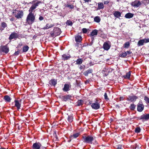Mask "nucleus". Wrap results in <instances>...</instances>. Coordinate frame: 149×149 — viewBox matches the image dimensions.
<instances>
[{"label":"nucleus","instance_id":"f257e3e1","mask_svg":"<svg viewBox=\"0 0 149 149\" xmlns=\"http://www.w3.org/2000/svg\"><path fill=\"white\" fill-rule=\"evenodd\" d=\"M41 3V1L37 0H34L30 2V3L32 4V6L30 8L29 11V13L28 15L26 22L28 24H32L33 23L35 20V16L34 15L33 12H34V10L38 6L39 4Z\"/></svg>","mask_w":149,"mask_h":149},{"label":"nucleus","instance_id":"f03ea898","mask_svg":"<svg viewBox=\"0 0 149 149\" xmlns=\"http://www.w3.org/2000/svg\"><path fill=\"white\" fill-rule=\"evenodd\" d=\"M94 138L95 137H94L91 135L82 136L84 142L89 144H92V143L93 141L94 140Z\"/></svg>","mask_w":149,"mask_h":149},{"label":"nucleus","instance_id":"7ed1b4c3","mask_svg":"<svg viewBox=\"0 0 149 149\" xmlns=\"http://www.w3.org/2000/svg\"><path fill=\"white\" fill-rule=\"evenodd\" d=\"M13 13L14 14L15 16L17 19L22 18L24 15L22 10H18L16 9L13 12Z\"/></svg>","mask_w":149,"mask_h":149},{"label":"nucleus","instance_id":"20e7f679","mask_svg":"<svg viewBox=\"0 0 149 149\" xmlns=\"http://www.w3.org/2000/svg\"><path fill=\"white\" fill-rule=\"evenodd\" d=\"M90 104H91V105L92 108L94 109L97 110L100 108V104L97 99H95V101L94 103L90 102Z\"/></svg>","mask_w":149,"mask_h":149},{"label":"nucleus","instance_id":"39448f33","mask_svg":"<svg viewBox=\"0 0 149 149\" xmlns=\"http://www.w3.org/2000/svg\"><path fill=\"white\" fill-rule=\"evenodd\" d=\"M61 33V29L58 27L55 28L53 30V33H51L52 36L55 37L59 35Z\"/></svg>","mask_w":149,"mask_h":149},{"label":"nucleus","instance_id":"423d86ee","mask_svg":"<svg viewBox=\"0 0 149 149\" xmlns=\"http://www.w3.org/2000/svg\"><path fill=\"white\" fill-rule=\"evenodd\" d=\"M21 100H15L14 101L15 103L14 107H16L18 110L21 109Z\"/></svg>","mask_w":149,"mask_h":149},{"label":"nucleus","instance_id":"0eeeda50","mask_svg":"<svg viewBox=\"0 0 149 149\" xmlns=\"http://www.w3.org/2000/svg\"><path fill=\"white\" fill-rule=\"evenodd\" d=\"M111 46V42L109 41H106L103 44V48L104 50L107 51L110 48Z\"/></svg>","mask_w":149,"mask_h":149},{"label":"nucleus","instance_id":"6e6552de","mask_svg":"<svg viewBox=\"0 0 149 149\" xmlns=\"http://www.w3.org/2000/svg\"><path fill=\"white\" fill-rule=\"evenodd\" d=\"M19 36L18 34L15 32L12 33L10 35L9 39L10 40H11L13 39H16Z\"/></svg>","mask_w":149,"mask_h":149},{"label":"nucleus","instance_id":"1a4fd4ad","mask_svg":"<svg viewBox=\"0 0 149 149\" xmlns=\"http://www.w3.org/2000/svg\"><path fill=\"white\" fill-rule=\"evenodd\" d=\"M42 146L40 142H36L33 144L32 149H40Z\"/></svg>","mask_w":149,"mask_h":149},{"label":"nucleus","instance_id":"9d476101","mask_svg":"<svg viewBox=\"0 0 149 149\" xmlns=\"http://www.w3.org/2000/svg\"><path fill=\"white\" fill-rule=\"evenodd\" d=\"M1 51L6 54L8 53L9 51V49L7 45L2 46L1 48Z\"/></svg>","mask_w":149,"mask_h":149},{"label":"nucleus","instance_id":"9b49d317","mask_svg":"<svg viewBox=\"0 0 149 149\" xmlns=\"http://www.w3.org/2000/svg\"><path fill=\"white\" fill-rule=\"evenodd\" d=\"M139 120H147L149 119V114H143L138 118Z\"/></svg>","mask_w":149,"mask_h":149},{"label":"nucleus","instance_id":"f8f14e48","mask_svg":"<svg viewBox=\"0 0 149 149\" xmlns=\"http://www.w3.org/2000/svg\"><path fill=\"white\" fill-rule=\"evenodd\" d=\"M141 4V3L140 1L137 0L132 2L131 3V5L132 6L136 7H139Z\"/></svg>","mask_w":149,"mask_h":149},{"label":"nucleus","instance_id":"ddd939ff","mask_svg":"<svg viewBox=\"0 0 149 149\" xmlns=\"http://www.w3.org/2000/svg\"><path fill=\"white\" fill-rule=\"evenodd\" d=\"M98 31V30L95 29L92 31L90 35V36L92 39H93V36H95L97 35Z\"/></svg>","mask_w":149,"mask_h":149},{"label":"nucleus","instance_id":"4468645a","mask_svg":"<svg viewBox=\"0 0 149 149\" xmlns=\"http://www.w3.org/2000/svg\"><path fill=\"white\" fill-rule=\"evenodd\" d=\"M144 109V106L143 104L139 103L137 105V109L139 112H141Z\"/></svg>","mask_w":149,"mask_h":149},{"label":"nucleus","instance_id":"2eb2a0df","mask_svg":"<svg viewBox=\"0 0 149 149\" xmlns=\"http://www.w3.org/2000/svg\"><path fill=\"white\" fill-rule=\"evenodd\" d=\"M121 13L118 11H114L113 15L114 17L117 18H119L121 16Z\"/></svg>","mask_w":149,"mask_h":149},{"label":"nucleus","instance_id":"dca6fc26","mask_svg":"<svg viewBox=\"0 0 149 149\" xmlns=\"http://www.w3.org/2000/svg\"><path fill=\"white\" fill-rule=\"evenodd\" d=\"M104 8V4L102 2H99L97 3V10L103 9Z\"/></svg>","mask_w":149,"mask_h":149},{"label":"nucleus","instance_id":"f3484780","mask_svg":"<svg viewBox=\"0 0 149 149\" xmlns=\"http://www.w3.org/2000/svg\"><path fill=\"white\" fill-rule=\"evenodd\" d=\"M75 40L77 42H80L82 40V37L81 36L78 35L75 37Z\"/></svg>","mask_w":149,"mask_h":149},{"label":"nucleus","instance_id":"a211bd4d","mask_svg":"<svg viewBox=\"0 0 149 149\" xmlns=\"http://www.w3.org/2000/svg\"><path fill=\"white\" fill-rule=\"evenodd\" d=\"M134 15V14L131 13H128L125 15V17L126 18L130 19L132 18Z\"/></svg>","mask_w":149,"mask_h":149},{"label":"nucleus","instance_id":"6ab92c4d","mask_svg":"<svg viewBox=\"0 0 149 149\" xmlns=\"http://www.w3.org/2000/svg\"><path fill=\"white\" fill-rule=\"evenodd\" d=\"M137 98V97L136 96H131L129 97L128 100L131 102H132L135 101Z\"/></svg>","mask_w":149,"mask_h":149},{"label":"nucleus","instance_id":"aec40b11","mask_svg":"<svg viewBox=\"0 0 149 149\" xmlns=\"http://www.w3.org/2000/svg\"><path fill=\"white\" fill-rule=\"evenodd\" d=\"M54 25V24H47L46 26L43 28V29L44 30L53 27Z\"/></svg>","mask_w":149,"mask_h":149},{"label":"nucleus","instance_id":"412c9836","mask_svg":"<svg viewBox=\"0 0 149 149\" xmlns=\"http://www.w3.org/2000/svg\"><path fill=\"white\" fill-rule=\"evenodd\" d=\"M69 85L68 84H65L64 85V87L63 89L64 91L67 92L69 90Z\"/></svg>","mask_w":149,"mask_h":149},{"label":"nucleus","instance_id":"4be33fe9","mask_svg":"<svg viewBox=\"0 0 149 149\" xmlns=\"http://www.w3.org/2000/svg\"><path fill=\"white\" fill-rule=\"evenodd\" d=\"M79 135V133H76L73 134L72 135H71L70 136V139H73L76 138Z\"/></svg>","mask_w":149,"mask_h":149},{"label":"nucleus","instance_id":"5701e85b","mask_svg":"<svg viewBox=\"0 0 149 149\" xmlns=\"http://www.w3.org/2000/svg\"><path fill=\"white\" fill-rule=\"evenodd\" d=\"M4 99L6 102H10L11 100V98L8 95H6L4 96Z\"/></svg>","mask_w":149,"mask_h":149},{"label":"nucleus","instance_id":"b1692460","mask_svg":"<svg viewBox=\"0 0 149 149\" xmlns=\"http://www.w3.org/2000/svg\"><path fill=\"white\" fill-rule=\"evenodd\" d=\"M93 72V70L92 69H89L86 71H85L84 73V74L85 76H87L88 74L89 73H92Z\"/></svg>","mask_w":149,"mask_h":149},{"label":"nucleus","instance_id":"393cba45","mask_svg":"<svg viewBox=\"0 0 149 149\" xmlns=\"http://www.w3.org/2000/svg\"><path fill=\"white\" fill-rule=\"evenodd\" d=\"M83 61V60L81 58H79L76 61V64L80 65L82 63Z\"/></svg>","mask_w":149,"mask_h":149},{"label":"nucleus","instance_id":"a878e982","mask_svg":"<svg viewBox=\"0 0 149 149\" xmlns=\"http://www.w3.org/2000/svg\"><path fill=\"white\" fill-rule=\"evenodd\" d=\"M70 57V55H67L66 54H64L62 55V58L63 60H67L69 59Z\"/></svg>","mask_w":149,"mask_h":149},{"label":"nucleus","instance_id":"bb28decb","mask_svg":"<svg viewBox=\"0 0 149 149\" xmlns=\"http://www.w3.org/2000/svg\"><path fill=\"white\" fill-rule=\"evenodd\" d=\"M94 20L96 22L99 23L100 22L101 19L99 16H96L94 18Z\"/></svg>","mask_w":149,"mask_h":149},{"label":"nucleus","instance_id":"cd10ccee","mask_svg":"<svg viewBox=\"0 0 149 149\" xmlns=\"http://www.w3.org/2000/svg\"><path fill=\"white\" fill-rule=\"evenodd\" d=\"M29 49V47L27 45L24 46L22 49L23 52H27Z\"/></svg>","mask_w":149,"mask_h":149},{"label":"nucleus","instance_id":"c85d7f7f","mask_svg":"<svg viewBox=\"0 0 149 149\" xmlns=\"http://www.w3.org/2000/svg\"><path fill=\"white\" fill-rule=\"evenodd\" d=\"M144 40H140L138 42L137 45L138 46H141L143 45L144 43Z\"/></svg>","mask_w":149,"mask_h":149},{"label":"nucleus","instance_id":"c756f323","mask_svg":"<svg viewBox=\"0 0 149 149\" xmlns=\"http://www.w3.org/2000/svg\"><path fill=\"white\" fill-rule=\"evenodd\" d=\"M71 97V96L70 95H66L64 96L63 97V100L64 101H66L68 99H70Z\"/></svg>","mask_w":149,"mask_h":149},{"label":"nucleus","instance_id":"7c9ffc66","mask_svg":"<svg viewBox=\"0 0 149 149\" xmlns=\"http://www.w3.org/2000/svg\"><path fill=\"white\" fill-rule=\"evenodd\" d=\"M49 83L53 86H55L56 84V81L54 79H52L50 81Z\"/></svg>","mask_w":149,"mask_h":149},{"label":"nucleus","instance_id":"2f4dec72","mask_svg":"<svg viewBox=\"0 0 149 149\" xmlns=\"http://www.w3.org/2000/svg\"><path fill=\"white\" fill-rule=\"evenodd\" d=\"M129 71L124 76V77L125 79H129L130 77L131 73Z\"/></svg>","mask_w":149,"mask_h":149},{"label":"nucleus","instance_id":"473e14b6","mask_svg":"<svg viewBox=\"0 0 149 149\" xmlns=\"http://www.w3.org/2000/svg\"><path fill=\"white\" fill-rule=\"evenodd\" d=\"M73 116L72 115L68 116V122L71 123L73 121Z\"/></svg>","mask_w":149,"mask_h":149},{"label":"nucleus","instance_id":"72a5a7b5","mask_svg":"<svg viewBox=\"0 0 149 149\" xmlns=\"http://www.w3.org/2000/svg\"><path fill=\"white\" fill-rule=\"evenodd\" d=\"M65 7H66L69 8L71 9H72L74 8V6L72 4H70L69 3H68L66 5Z\"/></svg>","mask_w":149,"mask_h":149},{"label":"nucleus","instance_id":"f704fd0d","mask_svg":"<svg viewBox=\"0 0 149 149\" xmlns=\"http://www.w3.org/2000/svg\"><path fill=\"white\" fill-rule=\"evenodd\" d=\"M83 103V101L81 100H79L77 102V105L81 106L82 105Z\"/></svg>","mask_w":149,"mask_h":149},{"label":"nucleus","instance_id":"c9c22d12","mask_svg":"<svg viewBox=\"0 0 149 149\" xmlns=\"http://www.w3.org/2000/svg\"><path fill=\"white\" fill-rule=\"evenodd\" d=\"M66 24L67 25L69 26H72L73 23L72 21L70 20H68L66 22Z\"/></svg>","mask_w":149,"mask_h":149},{"label":"nucleus","instance_id":"e433bc0d","mask_svg":"<svg viewBox=\"0 0 149 149\" xmlns=\"http://www.w3.org/2000/svg\"><path fill=\"white\" fill-rule=\"evenodd\" d=\"M1 26L2 27L5 28L7 26V24L6 23L3 22L1 24Z\"/></svg>","mask_w":149,"mask_h":149},{"label":"nucleus","instance_id":"4c0bfd02","mask_svg":"<svg viewBox=\"0 0 149 149\" xmlns=\"http://www.w3.org/2000/svg\"><path fill=\"white\" fill-rule=\"evenodd\" d=\"M136 106L134 104H131L130 107V109L132 110H134L135 109Z\"/></svg>","mask_w":149,"mask_h":149},{"label":"nucleus","instance_id":"58836bf2","mask_svg":"<svg viewBox=\"0 0 149 149\" xmlns=\"http://www.w3.org/2000/svg\"><path fill=\"white\" fill-rule=\"evenodd\" d=\"M141 131V129L139 127H136L135 130V132L137 133H138L140 132Z\"/></svg>","mask_w":149,"mask_h":149},{"label":"nucleus","instance_id":"ea45409f","mask_svg":"<svg viewBox=\"0 0 149 149\" xmlns=\"http://www.w3.org/2000/svg\"><path fill=\"white\" fill-rule=\"evenodd\" d=\"M124 47L125 48H128L130 46V43L128 42H125L124 44Z\"/></svg>","mask_w":149,"mask_h":149},{"label":"nucleus","instance_id":"a19ab883","mask_svg":"<svg viewBox=\"0 0 149 149\" xmlns=\"http://www.w3.org/2000/svg\"><path fill=\"white\" fill-rule=\"evenodd\" d=\"M120 57L123 58H125L127 56V55L126 52H124L122 54H120Z\"/></svg>","mask_w":149,"mask_h":149},{"label":"nucleus","instance_id":"79ce46f5","mask_svg":"<svg viewBox=\"0 0 149 149\" xmlns=\"http://www.w3.org/2000/svg\"><path fill=\"white\" fill-rule=\"evenodd\" d=\"M144 100L146 102L149 103V98L146 96H145L144 97Z\"/></svg>","mask_w":149,"mask_h":149},{"label":"nucleus","instance_id":"37998d69","mask_svg":"<svg viewBox=\"0 0 149 149\" xmlns=\"http://www.w3.org/2000/svg\"><path fill=\"white\" fill-rule=\"evenodd\" d=\"M87 29L86 28H83L82 29L83 33H86L87 32Z\"/></svg>","mask_w":149,"mask_h":149},{"label":"nucleus","instance_id":"c03bdc74","mask_svg":"<svg viewBox=\"0 0 149 149\" xmlns=\"http://www.w3.org/2000/svg\"><path fill=\"white\" fill-rule=\"evenodd\" d=\"M144 40V43H146L149 42V38H145L143 39Z\"/></svg>","mask_w":149,"mask_h":149},{"label":"nucleus","instance_id":"a18cd8bd","mask_svg":"<svg viewBox=\"0 0 149 149\" xmlns=\"http://www.w3.org/2000/svg\"><path fill=\"white\" fill-rule=\"evenodd\" d=\"M104 99L107 100H109V98H108L107 94L106 93H105L104 95Z\"/></svg>","mask_w":149,"mask_h":149},{"label":"nucleus","instance_id":"49530a36","mask_svg":"<svg viewBox=\"0 0 149 149\" xmlns=\"http://www.w3.org/2000/svg\"><path fill=\"white\" fill-rule=\"evenodd\" d=\"M109 2V0H107V1H104V4H106L107 5L108 4Z\"/></svg>","mask_w":149,"mask_h":149},{"label":"nucleus","instance_id":"de8ad7c7","mask_svg":"<svg viewBox=\"0 0 149 149\" xmlns=\"http://www.w3.org/2000/svg\"><path fill=\"white\" fill-rule=\"evenodd\" d=\"M85 68V66L84 65H81L79 67V68L80 70H82L83 69H84Z\"/></svg>","mask_w":149,"mask_h":149},{"label":"nucleus","instance_id":"09e8293b","mask_svg":"<svg viewBox=\"0 0 149 149\" xmlns=\"http://www.w3.org/2000/svg\"><path fill=\"white\" fill-rule=\"evenodd\" d=\"M117 149H123L122 146L121 145H118Z\"/></svg>","mask_w":149,"mask_h":149},{"label":"nucleus","instance_id":"8fccbe9b","mask_svg":"<svg viewBox=\"0 0 149 149\" xmlns=\"http://www.w3.org/2000/svg\"><path fill=\"white\" fill-rule=\"evenodd\" d=\"M125 52L127 54V55L130 54L132 53V52L130 51H127V52Z\"/></svg>","mask_w":149,"mask_h":149},{"label":"nucleus","instance_id":"3c124183","mask_svg":"<svg viewBox=\"0 0 149 149\" xmlns=\"http://www.w3.org/2000/svg\"><path fill=\"white\" fill-rule=\"evenodd\" d=\"M19 53V52L18 51L15 52L14 53L15 55H18Z\"/></svg>","mask_w":149,"mask_h":149},{"label":"nucleus","instance_id":"603ef678","mask_svg":"<svg viewBox=\"0 0 149 149\" xmlns=\"http://www.w3.org/2000/svg\"><path fill=\"white\" fill-rule=\"evenodd\" d=\"M39 19L40 21H42L44 19V18L42 16H40L39 18Z\"/></svg>","mask_w":149,"mask_h":149},{"label":"nucleus","instance_id":"864d4df0","mask_svg":"<svg viewBox=\"0 0 149 149\" xmlns=\"http://www.w3.org/2000/svg\"><path fill=\"white\" fill-rule=\"evenodd\" d=\"M4 28H3L1 27L0 28V31H2L4 30Z\"/></svg>","mask_w":149,"mask_h":149},{"label":"nucleus","instance_id":"5fc2aeb1","mask_svg":"<svg viewBox=\"0 0 149 149\" xmlns=\"http://www.w3.org/2000/svg\"><path fill=\"white\" fill-rule=\"evenodd\" d=\"M84 1H85V2H88L89 1V0H84Z\"/></svg>","mask_w":149,"mask_h":149},{"label":"nucleus","instance_id":"6e6d98bb","mask_svg":"<svg viewBox=\"0 0 149 149\" xmlns=\"http://www.w3.org/2000/svg\"><path fill=\"white\" fill-rule=\"evenodd\" d=\"M139 147H138V146L135 147V149H139Z\"/></svg>","mask_w":149,"mask_h":149},{"label":"nucleus","instance_id":"4d7b16f0","mask_svg":"<svg viewBox=\"0 0 149 149\" xmlns=\"http://www.w3.org/2000/svg\"><path fill=\"white\" fill-rule=\"evenodd\" d=\"M0 149H6V148H0Z\"/></svg>","mask_w":149,"mask_h":149},{"label":"nucleus","instance_id":"13d9d810","mask_svg":"<svg viewBox=\"0 0 149 149\" xmlns=\"http://www.w3.org/2000/svg\"><path fill=\"white\" fill-rule=\"evenodd\" d=\"M6 1H9V0H6Z\"/></svg>","mask_w":149,"mask_h":149},{"label":"nucleus","instance_id":"bf43d9fd","mask_svg":"<svg viewBox=\"0 0 149 149\" xmlns=\"http://www.w3.org/2000/svg\"><path fill=\"white\" fill-rule=\"evenodd\" d=\"M148 90H149V88H148Z\"/></svg>","mask_w":149,"mask_h":149}]
</instances>
